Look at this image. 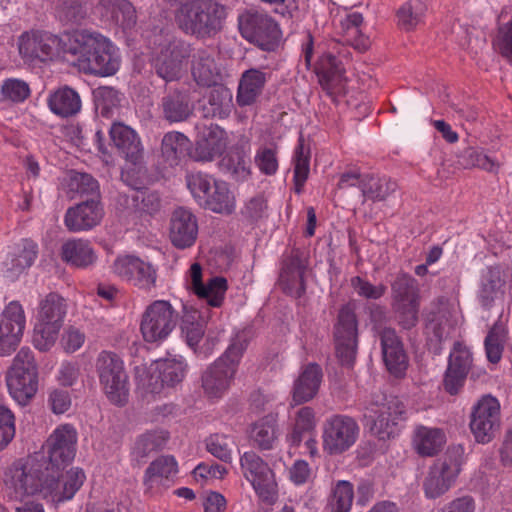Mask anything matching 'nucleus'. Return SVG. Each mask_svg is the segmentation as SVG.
Returning <instances> with one entry per match:
<instances>
[{
	"label": "nucleus",
	"instance_id": "nucleus-55",
	"mask_svg": "<svg viewBox=\"0 0 512 512\" xmlns=\"http://www.w3.org/2000/svg\"><path fill=\"white\" fill-rule=\"evenodd\" d=\"M181 330L187 344L195 349L205 334V322L201 318L200 312L194 310L186 313L182 320Z\"/></svg>",
	"mask_w": 512,
	"mask_h": 512
},
{
	"label": "nucleus",
	"instance_id": "nucleus-7",
	"mask_svg": "<svg viewBox=\"0 0 512 512\" xmlns=\"http://www.w3.org/2000/svg\"><path fill=\"white\" fill-rule=\"evenodd\" d=\"M177 322L178 313L170 302L155 300L142 314L140 332L147 343L162 342L175 329Z\"/></svg>",
	"mask_w": 512,
	"mask_h": 512
},
{
	"label": "nucleus",
	"instance_id": "nucleus-34",
	"mask_svg": "<svg viewBox=\"0 0 512 512\" xmlns=\"http://www.w3.org/2000/svg\"><path fill=\"white\" fill-rule=\"evenodd\" d=\"M178 472V465L173 456H160L152 461L145 470L143 484L148 490L159 486H168Z\"/></svg>",
	"mask_w": 512,
	"mask_h": 512
},
{
	"label": "nucleus",
	"instance_id": "nucleus-22",
	"mask_svg": "<svg viewBox=\"0 0 512 512\" xmlns=\"http://www.w3.org/2000/svg\"><path fill=\"white\" fill-rule=\"evenodd\" d=\"M379 338L387 370L397 378L402 377L408 367V356L401 338L390 327L380 330Z\"/></svg>",
	"mask_w": 512,
	"mask_h": 512
},
{
	"label": "nucleus",
	"instance_id": "nucleus-56",
	"mask_svg": "<svg viewBox=\"0 0 512 512\" xmlns=\"http://www.w3.org/2000/svg\"><path fill=\"white\" fill-rule=\"evenodd\" d=\"M309 161L310 151L306 148L303 139L299 140V143L295 150L294 155V184L295 192L300 194L302 192L304 183L306 182L309 175Z\"/></svg>",
	"mask_w": 512,
	"mask_h": 512
},
{
	"label": "nucleus",
	"instance_id": "nucleus-24",
	"mask_svg": "<svg viewBox=\"0 0 512 512\" xmlns=\"http://www.w3.org/2000/svg\"><path fill=\"white\" fill-rule=\"evenodd\" d=\"M198 235V222L196 216L188 209L178 207L170 218L169 239L178 249L191 247Z\"/></svg>",
	"mask_w": 512,
	"mask_h": 512
},
{
	"label": "nucleus",
	"instance_id": "nucleus-46",
	"mask_svg": "<svg viewBox=\"0 0 512 512\" xmlns=\"http://www.w3.org/2000/svg\"><path fill=\"white\" fill-rule=\"evenodd\" d=\"M391 297V304L418 303L417 280L407 273H399L391 283Z\"/></svg>",
	"mask_w": 512,
	"mask_h": 512
},
{
	"label": "nucleus",
	"instance_id": "nucleus-15",
	"mask_svg": "<svg viewBox=\"0 0 512 512\" xmlns=\"http://www.w3.org/2000/svg\"><path fill=\"white\" fill-rule=\"evenodd\" d=\"M358 434V424L352 417L334 415L324 424V450L331 455L341 454L356 442Z\"/></svg>",
	"mask_w": 512,
	"mask_h": 512
},
{
	"label": "nucleus",
	"instance_id": "nucleus-21",
	"mask_svg": "<svg viewBox=\"0 0 512 512\" xmlns=\"http://www.w3.org/2000/svg\"><path fill=\"white\" fill-rule=\"evenodd\" d=\"M113 272L134 286L150 290L155 287L157 273L153 266L135 256L118 257L113 263Z\"/></svg>",
	"mask_w": 512,
	"mask_h": 512
},
{
	"label": "nucleus",
	"instance_id": "nucleus-52",
	"mask_svg": "<svg viewBox=\"0 0 512 512\" xmlns=\"http://www.w3.org/2000/svg\"><path fill=\"white\" fill-rule=\"evenodd\" d=\"M507 333L506 325L501 320L496 321L488 331L484 346L487 359L491 363H498L501 360Z\"/></svg>",
	"mask_w": 512,
	"mask_h": 512
},
{
	"label": "nucleus",
	"instance_id": "nucleus-17",
	"mask_svg": "<svg viewBox=\"0 0 512 512\" xmlns=\"http://www.w3.org/2000/svg\"><path fill=\"white\" fill-rule=\"evenodd\" d=\"M425 321V333L429 345L434 353L438 354L441 351L442 342L450 337L454 329L452 311L448 300L440 297L433 302Z\"/></svg>",
	"mask_w": 512,
	"mask_h": 512
},
{
	"label": "nucleus",
	"instance_id": "nucleus-38",
	"mask_svg": "<svg viewBox=\"0 0 512 512\" xmlns=\"http://www.w3.org/2000/svg\"><path fill=\"white\" fill-rule=\"evenodd\" d=\"M66 194L70 200L79 198L100 199L98 181L88 173L71 171L67 179Z\"/></svg>",
	"mask_w": 512,
	"mask_h": 512
},
{
	"label": "nucleus",
	"instance_id": "nucleus-36",
	"mask_svg": "<svg viewBox=\"0 0 512 512\" xmlns=\"http://www.w3.org/2000/svg\"><path fill=\"white\" fill-rule=\"evenodd\" d=\"M62 260L76 268H87L97 260V255L88 240L70 239L61 247Z\"/></svg>",
	"mask_w": 512,
	"mask_h": 512
},
{
	"label": "nucleus",
	"instance_id": "nucleus-9",
	"mask_svg": "<svg viewBox=\"0 0 512 512\" xmlns=\"http://www.w3.org/2000/svg\"><path fill=\"white\" fill-rule=\"evenodd\" d=\"M336 355L342 365L351 366L356 358L358 346V321L355 308L348 303L343 305L334 326Z\"/></svg>",
	"mask_w": 512,
	"mask_h": 512
},
{
	"label": "nucleus",
	"instance_id": "nucleus-13",
	"mask_svg": "<svg viewBox=\"0 0 512 512\" xmlns=\"http://www.w3.org/2000/svg\"><path fill=\"white\" fill-rule=\"evenodd\" d=\"M77 431L70 424L57 427L46 441V470H64L76 454Z\"/></svg>",
	"mask_w": 512,
	"mask_h": 512
},
{
	"label": "nucleus",
	"instance_id": "nucleus-49",
	"mask_svg": "<svg viewBox=\"0 0 512 512\" xmlns=\"http://www.w3.org/2000/svg\"><path fill=\"white\" fill-rule=\"evenodd\" d=\"M427 11L425 0H408L396 12L397 25L404 31H412L422 21Z\"/></svg>",
	"mask_w": 512,
	"mask_h": 512
},
{
	"label": "nucleus",
	"instance_id": "nucleus-39",
	"mask_svg": "<svg viewBox=\"0 0 512 512\" xmlns=\"http://www.w3.org/2000/svg\"><path fill=\"white\" fill-rule=\"evenodd\" d=\"M48 105L54 114L67 118L81 110V99L74 89L65 86L50 95Z\"/></svg>",
	"mask_w": 512,
	"mask_h": 512
},
{
	"label": "nucleus",
	"instance_id": "nucleus-5",
	"mask_svg": "<svg viewBox=\"0 0 512 512\" xmlns=\"http://www.w3.org/2000/svg\"><path fill=\"white\" fill-rule=\"evenodd\" d=\"M464 447L451 445L443 459H438L424 480L423 488L428 498L435 499L445 494L461 471L464 462Z\"/></svg>",
	"mask_w": 512,
	"mask_h": 512
},
{
	"label": "nucleus",
	"instance_id": "nucleus-33",
	"mask_svg": "<svg viewBox=\"0 0 512 512\" xmlns=\"http://www.w3.org/2000/svg\"><path fill=\"white\" fill-rule=\"evenodd\" d=\"M6 383L12 398L19 404L25 405L37 392L38 373L8 370Z\"/></svg>",
	"mask_w": 512,
	"mask_h": 512
},
{
	"label": "nucleus",
	"instance_id": "nucleus-63",
	"mask_svg": "<svg viewBox=\"0 0 512 512\" xmlns=\"http://www.w3.org/2000/svg\"><path fill=\"white\" fill-rule=\"evenodd\" d=\"M395 312L397 323L402 329L410 330L418 323L419 302L391 304Z\"/></svg>",
	"mask_w": 512,
	"mask_h": 512
},
{
	"label": "nucleus",
	"instance_id": "nucleus-58",
	"mask_svg": "<svg viewBox=\"0 0 512 512\" xmlns=\"http://www.w3.org/2000/svg\"><path fill=\"white\" fill-rule=\"evenodd\" d=\"M132 206L140 216H153L160 211L162 200L156 191H138L132 196Z\"/></svg>",
	"mask_w": 512,
	"mask_h": 512
},
{
	"label": "nucleus",
	"instance_id": "nucleus-45",
	"mask_svg": "<svg viewBox=\"0 0 512 512\" xmlns=\"http://www.w3.org/2000/svg\"><path fill=\"white\" fill-rule=\"evenodd\" d=\"M65 315V300L59 294L51 292L40 301L37 320L62 326Z\"/></svg>",
	"mask_w": 512,
	"mask_h": 512
},
{
	"label": "nucleus",
	"instance_id": "nucleus-53",
	"mask_svg": "<svg viewBox=\"0 0 512 512\" xmlns=\"http://www.w3.org/2000/svg\"><path fill=\"white\" fill-rule=\"evenodd\" d=\"M155 365L166 387H175L180 384L186 373V365L180 359L166 358L155 361Z\"/></svg>",
	"mask_w": 512,
	"mask_h": 512
},
{
	"label": "nucleus",
	"instance_id": "nucleus-31",
	"mask_svg": "<svg viewBox=\"0 0 512 512\" xmlns=\"http://www.w3.org/2000/svg\"><path fill=\"white\" fill-rule=\"evenodd\" d=\"M323 372L316 363L306 365L294 382L292 400L296 405L313 399L318 393L322 382Z\"/></svg>",
	"mask_w": 512,
	"mask_h": 512
},
{
	"label": "nucleus",
	"instance_id": "nucleus-6",
	"mask_svg": "<svg viewBox=\"0 0 512 512\" xmlns=\"http://www.w3.org/2000/svg\"><path fill=\"white\" fill-rule=\"evenodd\" d=\"M96 371L110 402L125 405L129 395L128 376L121 358L113 352L102 351L96 360Z\"/></svg>",
	"mask_w": 512,
	"mask_h": 512
},
{
	"label": "nucleus",
	"instance_id": "nucleus-47",
	"mask_svg": "<svg viewBox=\"0 0 512 512\" xmlns=\"http://www.w3.org/2000/svg\"><path fill=\"white\" fill-rule=\"evenodd\" d=\"M250 438L260 450L272 449L278 438L276 419L269 415L256 422L251 428Z\"/></svg>",
	"mask_w": 512,
	"mask_h": 512
},
{
	"label": "nucleus",
	"instance_id": "nucleus-18",
	"mask_svg": "<svg viewBox=\"0 0 512 512\" xmlns=\"http://www.w3.org/2000/svg\"><path fill=\"white\" fill-rule=\"evenodd\" d=\"M26 319L22 305L10 302L0 319V356H7L19 346L25 329Z\"/></svg>",
	"mask_w": 512,
	"mask_h": 512
},
{
	"label": "nucleus",
	"instance_id": "nucleus-44",
	"mask_svg": "<svg viewBox=\"0 0 512 512\" xmlns=\"http://www.w3.org/2000/svg\"><path fill=\"white\" fill-rule=\"evenodd\" d=\"M96 0H60L57 17L65 25H78L84 21Z\"/></svg>",
	"mask_w": 512,
	"mask_h": 512
},
{
	"label": "nucleus",
	"instance_id": "nucleus-54",
	"mask_svg": "<svg viewBox=\"0 0 512 512\" xmlns=\"http://www.w3.org/2000/svg\"><path fill=\"white\" fill-rule=\"evenodd\" d=\"M93 100L97 111L102 117H110L120 105V93L113 87L100 86L93 90Z\"/></svg>",
	"mask_w": 512,
	"mask_h": 512
},
{
	"label": "nucleus",
	"instance_id": "nucleus-29",
	"mask_svg": "<svg viewBox=\"0 0 512 512\" xmlns=\"http://www.w3.org/2000/svg\"><path fill=\"white\" fill-rule=\"evenodd\" d=\"M505 284L504 272L500 266H490L483 271L477 294L481 306L490 309L501 299L505 293Z\"/></svg>",
	"mask_w": 512,
	"mask_h": 512
},
{
	"label": "nucleus",
	"instance_id": "nucleus-2",
	"mask_svg": "<svg viewBox=\"0 0 512 512\" xmlns=\"http://www.w3.org/2000/svg\"><path fill=\"white\" fill-rule=\"evenodd\" d=\"M225 7L207 0H188L180 3L175 12L178 27L198 39L214 37L222 29Z\"/></svg>",
	"mask_w": 512,
	"mask_h": 512
},
{
	"label": "nucleus",
	"instance_id": "nucleus-30",
	"mask_svg": "<svg viewBox=\"0 0 512 512\" xmlns=\"http://www.w3.org/2000/svg\"><path fill=\"white\" fill-rule=\"evenodd\" d=\"M191 76L200 87H212L221 80L220 69L207 49H198L191 55Z\"/></svg>",
	"mask_w": 512,
	"mask_h": 512
},
{
	"label": "nucleus",
	"instance_id": "nucleus-50",
	"mask_svg": "<svg viewBox=\"0 0 512 512\" xmlns=\"http://www.w3.org/2000/svg\"><path fill=\"white\" fill-rule=\"evenodd\" d=\"M189 145L188 138L180 132H168L161 143L162 156L169 166L178 165Z\"/></svg>",
	"mask_w": 512,
	"mask_h": 512
},
{
	"label": "nucleus",
	"instance_id": "nucleus-35",
	"mask_svg": "<svg viewBox=\"0 0 512 512\" xmlns=\"http://www.w3.org/2000/svg\"><path fill=\"white\" fill-rule=\"evenodd\" d=\"M234 108L233 93L224 85H213L202 105V113L206 118L226 119Z\"/></svg>",
	"mask_w": 512,
	"mask_h": 512
},
{
	"label": "nucleus",
	"instance_id": "nucleus-28",
	"mask_svg": "<svg viewBox=\"0 0 512 512\" xmlns=\"http://www.w3.org/2000/svg\"><path fill=\"white\" fill-rule=\"evenodd\" d=\"M38 254L37 244L24 239L8 252L2 262V272L11 281L16 280L35 261Z\"/></svg>",
	"mask_w": 512,
	"mask_h": 512
},
{
	"label": "nucleus",
	"instance_id": "nucleus-48",
	"mask_svg": "<svg viewBox=\"0 0 512 512\" xmlns=\"http://www.w3.org/2000/svg\"><path fill=\"white\" fill-rule=\"evenodd\" d=\"M221 170L236 181L246 180L250 175V158L241 149H233L220 161Z\"/></svg>",
	"mask_w": 512,
	"mask_h": 512
},
{
	"label": "nucleus",
	"instance_id": "nucleus-25",
	"mask_svg": "<svg viewBox=\"0 0 512 512\" xmlns=\"http://www.w3.org/2000/svg\"><path fill=\"white\" fill-rule=\"evenodd\" d=\"M163 118L169 123L184 122L194 111L190 88L179 87L169 90L161 100Z\"/></svg>",
	"mask_w": 512,
	"mask_h": 512
},
{
	"label": "nucleus",
	"instance_id": "nucleus-62",
	"mask_svg": "<svg viewBox=\"0 0 512 512\" xmlns=\"http://www.w3.org/2000/svg\"><path fill=\"white\" fill-rule=\"evenodd\" d=\"M186 181L187 187L200 204L206 195L212 190L213 181L216 180L207 174L197 172L187 175Z\"/></svg>",
	"mask_w": 512,
	"mask_h": 512
},
{
	"label": "nucleus",
	"instance_id": "nucleus-8",
	"mask_svg": "<svg viewBox=\"0 0 512 512\" xmlns=\"http://www.w3.org/2000/svg\"><path fill=\"white\" fill-rule=\"evenodd\" d=\"M4 483L13 490L15 497L42 493L46 496V465L41 463L22 464L15 462L5 472Z\"/></svg>",
	"mask_w": 512,
	"mask_h": 512
},
{
	"label": "nucleus",
	"instance_id": "nucleus-43",
	"mask_svg": "<svg viewBox=\"0 0 512 512\" xmlns=\"http://www.w3.org/2000/svg\"><path fill=\"white\" fill-rule=\"evenodd\" d=\"M168 438V432L163 430L146 432L136 439L132 456L138 463H144L152 453L164 448Z\"/></svg>",
	"mask_w": 512,
	"mask_h": 512
},
{
	"label": "nucleus",
	"instance_id": "nucleus-60",
	"mask_svg": "<svg viewBox=\"0 0 512 512\" xmlns=\"http://www.w3.org/2000/svg\"><path fill=\"white\" fill-rule=\"evenodd\" d=\"M207 451L223 462H230L232 459V449L235 446L233 439L224 434H212L206 441Z\"/></svg>",
	"mask_w": 512,
	"mask_h": 512
},
{
	"label": "nucleus",
	"instance_id": "nucleus-41",
	"mask_svg": "<svg viewBox=\"0 0 512 512\" xmlns=\"http://www.w3.org/2000/svg\"><path fill=\"white\" fill-rule=\"evenodd\" d=\"M200 205L215 213L228 215L235 209V200L225 182L213 181L212 190L206 195Z\"/></svg>",
	"mask_w": 512,
	"mask_h": 512
},
{
	"label": "nucleus",
	"instance_id": "nucleus-10",
	"mask_svg": "<svg viewBox=\"0 0 512 512\" xmlns=\"http://www.w3.org/2000/svg\"><path fill=\"white\" fill-rule=\"evenodd\" d=\"M109 133L114 147L125 158L127 164L132 166L126 167L122 172V178L128 181L130 174H136L138 178L146 175L143 166V147L137 133L123 123H114Z\"/></svg>",
	"mask_w": 512,
	"mask_h": 512
},
{
	"label": "nucleus",
	"instance_id": "nucleus-16",
	"mask_svg": "<svg viewBox=\"0 0 512 512\" xmlns=\"http://www.w3.org/2000/svg\"><path fill=\"white\" fill-rule=\"evenodd\" d=\"M500 427V404L491 395L483 396L473 407L470 429L478 443L490 442Z\"/></svg>",
	"mask_w": 512,
	"mask_h": 512
},
{
	"label": "nucleus",
	"instance_id": "nucleus-14",
	"mask_svg": "<svg viewBox=\"0 0 512 512\" xmlns=\"http://www.w3.org/2000/svg\"><path fill=\"white\" fill-rule=\"evenodd\" d=\"M61 43V38L55 34L43 30H31L19 37L18 49L25 62H46L59 54Z\"/></svg>",
	"mask_w": 512,
	"mask_h": 512
},
{
	"label": "nucleus",
	"instance_id": "nucleus-61",
	"mask_svg": "<svg viewBox=\"0 0 512 512\" xmlns=\"http://www.w3.org/2000/svg\"><path fill=\"white\" fill-rule=\"evenodd\" d=\"M458 162L464 168L479 167L487 171H493L496 166L490 157L473 147L465 148L458 156Z\"/></svg>",
	"mask_w": 512,
	"mask_h": 512
},
{
	"label": "nucleus",
	"instance_id": "nucleus-4",
	"mask_svg": "<svg viewBox=\"0 0 512 512\" xmlns=\"http://www.w3.org/2000/svg\"><path fill=\"white\" fill-rule=\"evenodd\" d=\"M405 413L403 402L385 394H373L364 410L365 425L370 432L381 440L390 438L395 433L397 421Z\"/></svg>",
	"mask_w": 512,
	"mask_h": 512
},
{
	"label": "nucleus",
	"instance_id": "nucleus-12",
	"mask_svg": "<svg viewBox=\"0 0 512 512\" xmlns=\"http://www.w3.org/2000/svg\"><path fill=\"white\" fill-rule=\"evenodd\" d=\"M240 466L243 476L252 484L259 497L267 503H273L277 496V483L268 464L250 451L241 456Z\"/></svg>",
	"mask_w": 512,
	"mask_h": 512
},
{
	"label": "nucleus",
	"instance_id": "nucleus-27",
	"mask_svg": "<svg viewBox=\"0 0 512 512\" xmlns=\"http://www.w3.org/2000/svg\"><path fill=\"white\" fill-rule=\"evenodd\" d=\"M227 145V133L216 124L204 126L198 133L194 158L198 161H212L222 154Z\"/></svg>",
	"mask_w": 512,
	"mask_h": 512
},
{
	"label": "nucleus",
	"instance_id": "nucleus-20",
	"mask_svg": "<svg viewBox=\"0 0 512 512\" xmlns=\"http://www.w3.org/2000/svg\"><path fill=\"white\" fill-rule=\"evenodd\" d=\"M308 267V259L299 249H293L284 255L279 274V284L283 291L295 298H300L306 290L304 274Z\"/></svg>",
	"mask_w": 512,
	"mask_h": 512
},
{
	"label": "nucleus",
	"instance_id": "nucleus-59",
	"mask_svg": "<svg viewBox=\"0 0 512 512\" xmlns=\"http://www.w3.org/2000/svg\"><path fill=\"white\" fill-rule=\"evenodd\" d=\"M62 326L37 320L33 331V344L42 352L50 350L55 344Z\"/></svg>",
	"mask_w": 512,
	"mask_h": 512
},
{
	"label": "nucleus",
	"instance_id": "nucleus-1",
	"mask_svg": "<svg viewBox=\"0 0 512 512\" xmlns=\"http://www.w3.org/2000/svg\"><path fill=\"white\" fill-rule=\"evenodd\" d=\"M65 51L75 56L79 67L91 74L111 76L120 66L118 49L99 33L76 31L69 37Z\"/></svg>",
	"mask_w": 512,
	"mask_h": 512
},
{
	"label": "nucleus",
	"instance_id": "nucleus-26",
	"mask_svg": "<svg viewBox=\"0 0 512 512\" xmlns=\"http://www.w3.org/2000/svg\"><path fill=\"white\" fill-rule=\"evenodd\" d=\"M190 288L199 297L205 300L209 306L220 307L227 290V280L223 277H212L204 284L202 282V267L199 263H193L190 267Z\"/></svg>",
	"mask_w": 512,
	"mask_h": 512
},
{
	"label": "nucleus",
	"instance_id": "nucleus-32",
	"mask_svg": "<svg viewBox=\"0 0 512 512\" xmlns=\"http://www.w3.org/2000/svg\"><path fill=\"white\" fill-rule=\"evenodd\" d=\"M268 74L260 69L251 68L244 71L240 77L236 102L240 107L251 106L262 94Z\"/></svg>",
	"mask_w": 512,
	"mask_h": 512
},
{
	"label": "nucleus",
	"instance_id": "nucleus-19",
	"mask_svg": "<svg viewBox=\"0 0 512 512\" xmlns=\"http://www.w3.org/2000/svg\"><path fill=\"white\" fill-rule=\"evenodd\" d=\"M63 470H46V496L54 502L60 503L71 500L83 486L86 475L81 468L72 467L65 473Z\"/></svg>",
	"mask_w": 512,
	"mask_h": 512
},
{
	"label": "nucleus",
	"instance_id": "nucleus-37",
	"mask_svg": "<svg viewBox=\"0 0 512 512\" xmlns=\"http://www.w3.org/2000/svg\"><path fill=\"white\" fill-rule=\"evenodd\" d=\"M446 443L444 432L439 428L420 426L414 432L413 445L416 452L424 457L437 455Z\"/></svg>",
	"mask_w": 512,
	"mask_h": 512
},
{
	"label": "nucleus",
	"instance_id": "nucleus-3",
	"mask_svg": "<svg viewBox=\"0 0 512 512\" xmlns=\"http://www.w3.org/2000/svg\"><path fill=\"white\" fill-rule=\"evenodd\" d=\"M246 347V340L237 335L225 353L203 372L202 388L208 398H220L230 388Z\"/></svg>",
	"mask_w": 512,
	"mask_h": 512
},
{
	"label": "nucleus",
	"instance_id": "nucleus-23",
	"mask_svg": "<svg viewBox=\"0 0 512 512\" xmlns=\"http://www.w3.org/2000/svg\"><path fill=\"white\" fill-rule=\"evenodd\" d=\"M103 215L100 199H85L67 209L64 223L70 232L88 231L101 222Z\"/></svg>",
	"mask_w": 512,
	"mask_h": 512
},
{
	"label": "nucleus",
	"instance_id": "nucleus-64",
	"mask_svg": "<svg viewBox=\"0 0 512 512\" xmlns=\"http://www.w3.org/2000/svg\"><path fill=\"white\" fill-rule=\"evenodd\" d=\"M494 44L500 55L512 63V20L499 27Z\"/></svg>",
	"mask_w": 512,
	"mask_h": 512
},
{
	"label": "nucleus",
	"instance_id": "nucleus-57",
	"mask_svg": "<svg viewBox=\"0 0 512 512\" xmlns=\"http://www.w3.org/2000/svg\"><path fill=\"white\" fill-rule=\"evenodd\" d=\"M354 498L353 485L348 481H338L329 499L331 512H349Z\"/></svg>",
	"mask_w": 512,
	"mask_h": 512
},
{
	"label": "nucleus",
	"instance_id": "nucleus-40",
	"mask_svg": "<svg viewBox=\"0 0 512 512\" xmlns=\"http://www.w3.org/2000/svg\"><path fill=\"white\" fill-rule=\"evenodd\" d=\"M344 72L342 62L331 53L322 55L316 66L319 83L327 91L340 85Z\"/></svg>",
	"mask_w": 512,
	"mask_h": 512
},
{
	"label": "nucleus",
	"instance_id": "nucleus-11",
	"mask_svg": "<svg viewBox=\"0 0 512 512\" xmlns=\"http://www.w3.org/2000/svg\"><path fill=\"white\" fill-rule=\"evenodd\" d=\"M239 29L245 39L265 51H273L281 38L278 24L267 14L258 11L242 14Z\"/></svg>",
	"mask_w": 512,
	"mask_h": 512
},
{
	"label": "nucleus",
	"instance_id": "nucleus-42",
	"mask_svg": "<svg viewBox=\"0 0 512 512\" xmlns=\"http://www.w3.org/2000/svg\"><path fill=\"white\" fill-rule=\"evenodd\" d=\"M397 189V183L390 178L379 177L372 174H365L361 178V192L364 201H384Z\"/></svg>",
	"mask_w": 512,
	"mask_h": 512
},
{
	"label": "nucleus",
	"instance_id": "nucleus-51",
	"mask_svg": "<svg viewBox=\"0 0 512 512\" xmlns=\"http://www.w3.org/2000/svg\"><path fill=\"white\" fill-rule=\"evenodd\" d=\"M99 4L123 28H132L137 16L133 5L127 0H100Z\"/></svg>",
	"mask_w": 512,
	"mask_h": 512
}]
</instances>
